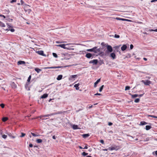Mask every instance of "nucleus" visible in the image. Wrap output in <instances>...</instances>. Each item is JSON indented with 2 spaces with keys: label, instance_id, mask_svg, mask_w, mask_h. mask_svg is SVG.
Listing matches in <instances>:
<instances>
[{
  "label": "nucleus",
  "instance_id": "a19ab883",
  "mask_svg": "<svg viewBox=\"0 0 157 157\" xmlns=\"http://www.w3.org/2000/svg\"><path fill=\"white\" fill-rule=\"evenodd\" d=\"M0 106L2 108H3L4 107L5 105L4 104L2 103L0 104Z\"/></svg>",
  "mask_w": 157,
  "mask_h": 157
},
{
  "label": "nucleus",
  "instance_id": "052dcab7",
  "mask_svg": "<svg viewBox=\"0 0 157 157\" xmlns=\"http://www.w3.org/2000/svg\"><path fill=\"white\" fill-rule=\"evenodd\" d=\"M121 46V45H120L119 46H115L114 48H115L116 49H117V48H118L120 47V46Z\"/></svg>",
  "mask_w": 157,
  "mask_h": 157
},
{
  "label": "nucleus",
  "instance_id": "6e6552de",
  "mask_svg": "<svg viewBox=\"0 0 157 157\" xmlns=\"http://www.w3.org/2000/svg\"><path fill=\"white\" fill-rule=\"evenodd\" d=\"M118 148H117V147H109L108 149L109 150L112 151L114 150H118Z\"/></svg>",
  "mask_w": 157,
  "mask_h": 157
},
{
  "label": "nucleus",
  "instance_id": "4c0bfd02",
  "mask_svg": "<svg viewBox=\"0 0 157 157\" xmlns=\"http://www.w3.org/2000/svg\"><path fill=\"white\" fill-rule=\"evenodd\" d=\"M130 89V86H126L125 88V90H129Z\"/></svg>",
  "mask_w": 157,
  "mask_h": 157
},
{
  "label": "nucleus",
  "instance_id": "f03ea898",
  "mask_svg": "<svg viewBox=\"0 0 157 157\" xmlns=\"http://www.w3.org/2000/svg\"><path fill=\"white\" fill-rule=\"evenodd\" d=\"M69 44H61L57 45V46L61 47V48H63L64 49H67V50H70V48H67V47H65L66 45H69Z\"/></svg>",
  "mask_w": 157,
  "mask_h": 157
},
{
  "label": "nucleus",
  "instance_id": "7c9ffc66",
  "mask_svg": "<svg viewBox=\"0 0 157 157\" xmlns=\"http://www.w3.org/2000/svg\"><path fill=\"white\" fill-rule=\"evenodd\" d=\"M31 78V75H30L28 78L27 82L29 83V82H30V81Z\"/></svg>",
  "mask_w": 157,
  "mask_h": 157
},
{
  "label": "nucleus",
  "instance_id": "5701e85b",
  "mask_svg": "<svg viewBox=\"0 0 157 157\" xmlns=\"http://www.w3.org/2000/svg\"><path fill=\"white\" fill-rule=\"evenodd\" d=\"M83 137L84 138H86L89 136V134H84L82 135Z\"/></svg>",
  "mask_w": 157,
  "mask_h": 157
},
{
  "label": "nucleus",
  "instance_id": "393cba45",
  "mask_svg": "<svg viewBox=\"0 0 157 157\" xmlns=\"http://www.w3.org/2000/svg\"><path fill=\"white\" fill-rule=\"evenodd\" d=\"M8 119V118L7 117H3L2 118V121L3 122H5L7 121Z\"/></svg>",
  "mask_w": 157,
  "mask_h": 157
},
{
  "label": "nucleus",
  "instance_id": "2eb2a0df",
  "mask_svg": "<svg viewBox=\"0 0 157 157\" xmlns=\"http://www.w3.org/2000/svg\"><path fill=\"white\" fill-rule=\"evenodd\" d=\"M100 78L98 79L97 81L94 83V87H96L97 86L96 85L100 81Z\"/></svg>",
  "mask_w": 157,
  "mask_h": 157
},
{
  "label": "nucleus",
  "instance_id": "e433bc0d",
  "mask_svg": "<svg viewBox=\"0 0 157 157\" xmlns=\"http://www.w3.org/2000/svg\"><path fill=\"white\" fill-rule=\"evenodd\" d=\"M25 136V134L24 133L22 132L21 133V135L20 136V137H24Z\"/></svg>",
  "mask_w": 157,
  "mask_h": 157
},
{
  "label": "nucleus",
  "instance_id": "f257e3e1",
  "mask_svg": "<svg viewBox=\"0 0 157 157\" xmlns=\"http://www.w3.org/2000/svg\"><path fill=\"white\" fill-rule=\"evenodd\" d=\"M86 51L90 52H93L95 53H99L100 54H101L102 52H101L100 48H97V47H95L91 49H88Z\"/></svg>",
  "mask_w": 157,
  "mask_h": 157
},
{
  "label": "nucleus",
  "instance_id": "c9c22d12",
  "mask_svg": "<svg viewBox=\"0 0 157 157\" xmlns=\"http://www.w3.org/2000/svg\"><path fill=\"white\" fill-rule=\"evenodd\" d=\"M148 117H152L157 118V116H154V115H148Z\"/></svg>",
  "mask_w": 157,
  "mask_h": 157
},
{
  "label": "nucleus",
  "instance_id": "9d476101",
  "mask_svg": "<svg viewBox=\"0 0 157 157\" xmlns=\"http://www.w3.org/2000/svg\"><path fill=\"white\" fill-rule=\"evenodd\" d=\"M6 133L11 138H12L13 139H14L15 138V137L13 136L12 134L11 133L7 132Z\"/></svg>",
  "mask_w": 157,
  "mask_h": 157
},
{
  "label": "nucleus",
  "instance_id": "1a4fd4ad",
  "mask_svg": "<svg viewBox=\"0 0 157 157\" xmlns=\"http://www.w3.org/2000/svg\"><path fill=\"white\" fill-rule=\"evenodd\" d=\"M85 56L87 58L90 59L92 56V55L90 53H88L86 54Z\"/></svg>",
  "mask_w": 157,
  "mask_h": 157
},
{
  "label": "nucleus",
  "instance_id": "473e14b6",
  "mask_svg": "<svg viewBox=\"0 0 157 157\" xmlns=\"http://www.w3.org/2000/svg\"><path fill=\"white\" fill-rule=\"evenodd\" d=\"M140 99L139 98H136L134 102L136 103H138L140 101Z\"/></svg>",
  "mask_w": 157,
  "mask_h": 157
},
{
  "label": "nucleus",
  "instance_id": "bb28decb",
  "mask_svg": "<svg viewBox=\"0 0 157 157\" xmlns=\"http://www.w3.org/2000/svg\"><path fill=\"white\" fill-rule=\"evenodd\" d=\"M116 19L117 20H122V21L126 20L125 19H123V18H120L119 17H116Z\"/></svg>",
  "mask_w": 157,
  "mask_h": 157
},
{
  "label": "nucleus",
  "instance_id": "a18cd8bd",
  "mask_svg": "<svg viewBox=\"0 0 157 157\" xmlns=\"http://www.w3.org/2000/svg\"><path fill=\"white\" fill-rule=\"evenodd\" d=\"M42 69H50V67H43Z\"/></svg>",
  "mask_w": 157,
  "mask_h": 157
},
{
  "label": "nucleus",
  "instance_id": "a211bd4d",
  "mask_svg": "<svg viewBox=\"0 0 157 157\" xmlns=\"http://www.w3.org/2000/svg\"><path fill=\"white\" fill-rule=\"evenodd\" d=\"M129 95H131L132 98H135L138 97V95L137 94H129Z\"/></svg>",
  "mask_w": 157,
  "mask_h": 157
},
{
  "label": "nucleus",
  "instance_id": "58836bf2",
  "mask_svg": "<svg viewBox=\"0 0 157 157\" xmlns=\"http://www.w3.org/2000/svg\"><path fill=\"white\" fill-rule=\"evenodd\" d=\"M28 6H29L28 5H25V8L24 9L25 10V11H27V10L26 9V8L27 9H28L27 7Z\"/></svg>",
  "mask_w": 157,
  "mask_h": 157
},
{
  "label": "nucleus",
  "instance_id": "0eeeda50",
  "mask_svg": "<svg viewBox=\"0 0 157 157\" xmlns=\"http://www.w3.org/2000/svg\"><path fill=\"white\" fill-rule=\"evenodd\" d=\"M63 112H62V111H59L56 113H51V114H48V117L54 115L62 114L63 113Z\"/></svg>",
  "mask_w": 157,
  "mask_h": 157
},
{
  "label": "nucleus",
  "instance_id": "49530a36",
  "mask_svg": "<svg viewBox=\"0 0 157 157\" xmlns=\"http://www.w3.org/2000/svg\"><path fill=\"white\" fill-rule=\"evenodd\" d=\"M77 75H72L71 76V77L72 78H76V77H77Z\"/></svg>",
  "mask_w": 157,
  "mask_h": 157
},
{
  "label": "nucleus",
  "instance_id": "b1692460",
  "mask_svg": "<svg viewBox=\"0 0 157 157\" xmlns=\"http://www.w3.org/2000/svg\"><path fill=\"white\" fill-rule=\"evenodd\" d=\"M42 141V140L41 139H37L36 140V142L38 143H41Z\"/></svg>",
  "mask_w": 157,
  "mask_h": 157
},
{
  "label": "nucleus",
  "instance_id": "37998d69",
  "mask_svg": "<svg viewBox=\"0 0 157 157\" xmlns=\"http://www.w3.org/2000/svg\"><path fill=\"white\" fill-rule=\"evenodd\" d=\"M114 37L116 38H119L120 37V36L119 35L116 34L114 35Z\"/></svg>",
  "mask_w": 157,
  "mask_h": 157
},
{
  "label": "nucleus",
  "instance_id": "13d9d810",
  "mask_svg": "<svg viewBox=\"0 0 157 157\" xmlns=\"http://www.w3.org/2000/svg\"><path fill=\"white\" fill-rule=\"evenodd\" d=\"M64 42H60L59 41H56V43H64Z\"/></svg>",
  "mask_w": 157,
  "mask_h": 157
},
{
  "label": "nucleus",
  "instance_id": "5fc2aeb1",
  "mask_svg": "<svg viewBox=\"0 0 157 157\" xmlns=\"http://www.w3.org/2000/svg\"><path fill=\"white\" fill-rule=\"evenodd\" d=\"M29 146L30 147H33V145L32 144H29Z\"/></svg>",
  "mask_w": 157,
  "mask_h": 157
},
{
  "label": "nucleus",
  "instance_id": "dca6fc26",
  "mask_svg": "<svg viewBox=\"0 0 157 157\" xmlns=\"http://www.w3.org/2000/svg\"><path fill=\"white\" fill-rule=\"evenodd\" d=\"M48 96V95L47 94H43L41 97L40 98H45Z\"/></svg>",
  "mask_w": 157,
  "mask_h": 157
},
{
  "label": "nucleus",
  "instance_id": "774afa93",
  "mask_svg": "<svg viewBox=\"0 0 157 157\" xmlns=\"http://www.w3.org/2000/svg\"><path fill=\"white\" fill-rule=\"evenodd\" d=\"M143 59L145 61H147V59L146 58H144Z\"/></svg>",
  "mask_w": 157,
  "mask_h": 157
},
{
  "label": "nucleus",
  "instance_id": "603ef678",
  "mask_svg": "<svg viewBox=\"0 0 157 157\" xmlns=\"http://www.w3.org/2000/svg\"><path fill=\"white\" fill-rule=\"evenodd\" d=\"M101 94L100 93H97L94 94V95H101Z\"/></svg>",
  "mask_w": 157,
  "mask_h": 157
},
{
  "label": "nucleus",
  "instance_id": "f3484780",
  "mask_svg": "<svg viewBox=\"0 0 157 157\" xmlns=\"http://www.w3.org/2000/svg\"><path fill=\"white\" fill-rule=\"evenodd\" d=\"M62 77L63 75H59L57 78L56 79L58 80H60L62 79Z\"/></svg>",
  "mask_w": 157,
  "mask_h": 157
},
{
  "label": "nucleus",
  "instance_id": "4468645a",
  "mask_svg": "<svg viewBox=\"0 0 157 157\" xmlns=\"http://www.w3.org/2000/svg\"><path fill=\"white\" fill-rule=\"evenodd\" d=\"M18 65L24 64H25V62L24 61H20L17 62Z\"/></svg>",
  "mask_w": 157,
  "mask_h": 157
},
{
  "label": "nucleus",
  "instance_id": "3c124183",
  "mask_svg": "<svg viewBox=\"0 0 157 157\" xmlns=\"http://www.w3.org/2000/svg\"><path fill=\"white\" fill-rule=\"evenodd\" d=\"M133 48V46L132 44H131L130 45V48L131 49H132Z\"/></svg>",
  "mask_w": 157,
  "mask_h": 157
},
{
  "label": "nucleus",
  "instance_id": "aec40b11",
  "mask_svg": "<svg viewBox=\"0 0 157 157\" xmlns=\"http://www.w3.org/2000/svg\"><path fill=\"white\" fill-rule=\"evenodd\" d=\"M151 128L152 127L151 125H146L145 129L147 130H148Z\"/></svg>",
  "mask_w": 157,
  "mask_h": 157
},
{
  "label": "nucleus",
  "instance_id": "bf43d9fd",
  "mask_svg": "<svg viewBox=\"0 0 157 157\" xmlns=\"http://www.w3.org/2000/svg\"><path fill=\"white\" fill-rule=\"evenodd\" d=\"M0 17H2L4 18H6L5 16L4 15H0Z\"/></svg>",
  "mask_w": 157,
  "mask_h": 157
},
{
  "label": "nucleus",
  "instance_id": "0e129e2a",
  "mask_svg": "<svg viewBox=\"0 0 157 157\" xmlns=\"http://www.w3.org/2000/svg\"><path fill=\"white\" fill-rule=\"evenodd\" d=\"M157 1V0H152L151 1V2H154Z\"/></svg>",
  "mask_w": 157,
  "mask_h": 157
},
{
  "label": "nucleus",
  "instance_id": "412c9836",
  "mask_svg": "<svg viewBox=\"0 0 157 157\" xmlns=\"http://www.w3.org/2000/svg\"><path fill=\"white\" fill-rule=\"evenodd\" d=\"M147 124V123L146 122L144 121H142L140 122V125H143L146 124Z\"/></svg>",
  "mask_w": 157,
  "mask_h": 157
},
{
  "label": "nucleus",
  "instance_id": "69168bd1",
  "mask_svg": "<svg viewBox=\"0 0 157 157\" xmlns=\"http://www.w3.org/2000/svg\"><path fill=\"white\" fill-rule=\"evenodd\" d=\"M52 138L54 139H56V137L55 136H52Z\"/></svg>",
  "mask_w": 157,
  "mask_h": 157
},
{
  "label": "nucleus",
  "instance_id": "c03bdc74",
  "mask_svg": "<svg viewBox=\"0 0 157 157\" xmlns=\"http://www.w3.org/2000/svg\"><path fill=\"white\" fill-rule=\"evenodd\" d=\"M29 83L28 82H26L25 85V87L27 88V87L28 86V85H29Z\"/></svg>",
  "mask_w": 157,
  "mask_h": 157
},
{
  "label": "nucleus",
  "instance_id": "2f4dec72",
  "mask_svg": "<svg viewBox=\"0 0 157 157\" xmlns=\"http://www.w3.org/2000/svg\"><path fill=\"white\" fill-rule=\"evenodd\" d=\"M104 85H102L100 88L99 89V91L100 92H101L102 91V90L103 89V88L104 87Z\"/></svg>",
  "mask_w": 157,
  "mask_h": 157
},
{
  "label": "nucleus",
  "instance_id": "f8f14e48",
  "mask_svg": "<svg viewBox=\"0 0 157 157\" xmlns=\"http://www.w3.org/2000/svg\"><path fill=\"white\" fill-rule=\"evenodd\" d=\"M11 86L13 88H15L17 87L16 85L14 82H12L11 84Z\"/></svg>",
  "mask_w": 157,
  "mask_h": 157
},
{
  "label": "nucleus",
  "instance_id": "423d86ee",
  "mask_svg": "<svg viewBox=\"0 0 157 157\" xmlns=\"http://www.w3.org/2000/svg\"><path fill=\"white\" fill-rule=\"evenodd\" d=\"M36 53H38V54L43 56H46V55L44 54L43 51L40 50L36 51Z\"/></svg>",
  "mask_w": 157,
  "mask_h": 157
},
{
  "label": "nucleus",
  "instance_id": "20e7f679",
  "mask_svg": "<svg viewBox=\"0 0 157 157\" xmlns=\"http://www.w3.org/2000/svg\"><path fill=\"white\" fill-rule=\"evenodd\" d=\"M98 62V61L97 59H95L93 60H90L89 61V63H93L94 65H96Z\"/></svg>",
  "mask_w": 157,
  "mask_h": 157
},
{
  "label": "nucleus",
  "instance_id": "680f3d73",
  "mask_svg": "<svg viewBox=\"0 0 157 157\" xmlns=\"http://www.w3.org/2000/svg\"><path fill=\"white\" fill-rule=\"evenodd\" d=\"M87 145H86V146H85L84 148H83V149H87L88 147H87Z\"/></svg>",
  "mask_w": 157,
  "mask_h": 157
},
{
  "label": "nucleus",
  "instance_id": "c85d7f7f",
  "mask_svg": "<svg viewBox=\"0 0 157 157\" xmlns=\"http://www.w3.org/2000/svg\"><path fill=\"white\" fill-rule=\"evenodd\" d=\"M62 67L58 66V67H50V69H54L57 68H60Z\"/></svg>",
  "mask_w": 157,
  "mask_h": 157
},
{
  "label": "nucleus",
  "instance_id": "a878e982",
  "mask_svg": "<svg viewBox=\"0 0 157 157\" xmlns=\"http://www.w3.org/2000/svg\"><path fill=\"white\" fill-rule=\"evenodd\" d=\"M72 128L74 129H76L78 128V126L76 125H74L73 126Z\"/></svg>",
  "mask_w": 157,
  "mask_h": 157
},
{
  "label": "nucleus",
  "instance_id": "ea45409f",
  "mask_svg": "<svg viewBox=\"0 0 157 157\" xmlns=\"http://www.w3.org/2000/svg\"><path fill=\"white\" fill-rule=\"evenodd\" d=\"M48 117V114H47V115H45L44 116H39V117L41 118L42 117Z\"/></svg>",
  "mask_w": 157,
  "mask_h": 157
},
{
  "label": "nucleus",
  "instance_id": "f704fd0d",
  "mask_svg": "<svg viewBox=\"0 0 157 157\" xmlns=\"http://www.w3.org/2000/svg\"><path fill=\"white\" fill-rule=\"evenodd\" d=\"M88 154V153H86L85 152H83L82 153V155L83 156H86V155H87Z\"/></svg>",
  "mask_w": 157,
  "mask_h": 157
},
{
  "label": "nucleus",
  "instance_id": "79ce46f5",
  "mask_svg": "<svg viewBox=\"0 0 157 157\" xmlns=\"http://www.w3.org/2000/svg\"><path fill=\"white\" fill-rule=\"evenodd\" d=\"M2 137L4 139H6L7 137V136L5 135H3L2 136Z\"/></svg>",
  "mask_w": 157,
  "mask_h": 157
},
{
  "label": "nucleus",
  "instance_id": "e2e57ef3",
  "mask_svg": "<svg viewBox=\"0 0 157 157\" xmlns=\"http://www.w3.org/2000/svg\"><path fill=\"white\" fill-rule=\"evenodd\" d=\"M21 5H23L24 3V2L23 1V0H21Z\"/></svg>",
  "mask_w": 157,
  "mask_h": 157
},
{
  "label": "nucleus",
  "instance_id": "6e6d98bb",
  "mask_svg": "<svg viewBox=\"0 0 157 157\" xmlns=\"http://www.w3.org/2000/svg\"><path fill=\"white\" fill-rule=\"evenodd\" d=\"M108 124L109 126H111V125H112L113 123L111 122H109Z\"/></svg>",
  "mask_w": 157,
  "mask_h": 157
},
{
  "label": "nucleus",
  "instance_id": "4be33fe9",
  "mask_svg": "<svg viewBox=\"0 0 157 157\" xmlns=\"http://www.w3.org/2000/svg\"><path fill=\"white\" fill-rule=\"evenodd\" d=\"M79 86V84H75L74 85V86L75 87L76 89V90H78L79 89V88L78 87Z\"/></svg>",
  "mask_w": 157,
  "mask_h": 157
},
{
  "label": "nucleus",
  "instance_id": "72a5a7b5",
  "mask_svg": "<svg viewBox=\"0 0 157 157\" xmlns=\"http://www.w3.org/2000/svg\"><path fill=\"white\" fill-rule=\"evenodd\" d=\"M52 55L55 58H57L58 56L56 53H53Z\"/></svg>",
  "mask_w": 157,
  "mask_h": 157
},
{
  "label": "nucleus",
  "instance_id": "6ab92c4d",
  "mask_svg": "<svg viewBox=\"0 0 157 157\" xmlns=\"http://www.w3.org/2000/svg\"><path fill=\"white\" fill-rule=\"evenodd\" d=\"M34 70L35 71H36L37 73H39L41 71V69H40L37 67L35 68Z\"/></svg>",
  "mask_w": 157,
  "mask_h": 157
},
{
  "label": "nucleus",
  "instance_id": "cd10ccee",
  "mask_svg": "<svg viewBox=\"0 0 157 157\" xmlns=\"http://www.w3.org/2000/svg\"><path fill=\"white\" fill-rule=\"evenodd\" d=\"M0 26L2 27H5V25L4 23L0 21Z\"/></svg>",
  "mask_w": 157,
  "mask_h": 157
},
{
  "label": "nucleus",
  "instance_id": "8fccbe9b",
  "mask_svg": "<svg viewBox=\"0 0 157 157\" xmlns=\"http://www.w3.org/2000/svg\"><path fill=\"white\" fill-rule=\"evenodd\" d=\"M154 153H155V155L157 156V150L156 151H155L153 152V154L154 155Z\"/></svg>",
  "mask_w": 157,
  "mask_h": 157
},
{
  "label": "nucleus",
  "instance_id": "ddd939ff",
  "mask_svg": "<svg viewBox=\"0 0 157 157\" xmlns=\"http://www.w3.org/2000/svg\"><path fill=\"white\" fill-rule=\"evenodd\" d=\"M110 57L113 59H115L116 58V55L114 53H112L110 55Z\"/></svg>",
  "mask_w": 157,
  "mask_h": 157
},
{
  "label": "nucleus",
  "instance_id": "864d4df0",
  "mask_svg": "<svg viewBox=\"0 0 157 157\" xmlns=\"http://www.w3.org/2000/svg\"><path fill=\"white\" fill-rule=\"evenodd\" d=\"M10 30L12 32H13L15 31V30L13 29H11Z\"/></svg>",
  "mask_w": 157,
  "mask_h": 157
},
{
  "label": "nucleus",
  "instance_id": "39448f33",
  "mask_svg": "<svg viewBox=\"0 0 157 157\" xmlns=\"http://www.w3.org/2000/svg\"><path fill=\"white\" fill-rule=\"evenodd\" d=\"M106 47L108 52H111L113 51V48L110 45H108L106 46Z\"/></svg>",
  "mask_w": 157,
  "mask_h": 157
},
{
  "label": "nucleus",
  "instance_id": "de8ad7c7",
  "mask_svg": "<svg viewBox=\"0 0 157 157\" xmlns=\"http://www.w3.org/2000/svg\"><path fill=\"white\" fill-rule=\"evenodd\" d=\"M100 142L102 144H104V141L103 140H100Z\"/></svg>",
  "mask_w": 157,
  "mask_h": 157
},
{
  "label": "nucleus",
  "instance_id": "09e8293b",
  "mask_svg": "<svg viewBox=\"0 0 157 157\" xmlns=\"http://www.w3.org/2000/svg\"><path fill=\"white\" fill-rule=\"evenodd\" d=\"M17 1V0H12L11 1H10V3H13V2H16Z\"/></svg>",
  "mask_w": 157,
  "mask_h": 157
},
{
  "label": "nucleus",
  "instance_id": "338daca9",
  "mask_svg": "<svg viewBox=\"0 0 157 157\" xmlns=\"http://www.w3.org/2000/svg\"><path fill=\"white\" fill-rule=\"evenodd\" d=\"M78 147H79L80 149H83V147H82L81 146H79Z\"/></svg>",
  "mask_w": 157,
  "mask_h": 157
},
{
  "label": "nucleus",
  "instance_id": "9b49d317",
  "mask_svg": "<svg viewBox=\"0 0 157 157\" xmlns=\"http://www.w3.org/2000/svg\"><path fill=\"white\" fill-rule=\"evenodd\" d=\"M127 48V46L125 44H124L121 47V50L122 51H124L126 50V49Z\"/></svg>",
  "mask_w": 157,
  "mask_h": 157
},
{
  "label": "nucleus",
  "instance_id": "7ed1b4c3",
  "mask_svg": "<svg viewBox=\"0 0 157 157\" xmlns=\"http://www.w3.org/2000/svg\"><path fill=\"white\" fill-rule=\"evenodd\" d=\"M141 82L144 83L146 85H149L151 83V81L148 80H142Z\"/></svg>",
  "mask_w": 157,
  "mask_h": 157
},
{
  "label": "nucleus",
  "instance_id": "4d7b16f0",
  "mask_svg": "<svg viewBox=\"0 0 157 157\" xmlns=\"http://www.w3.org/2000/svg\"><path fill=\"white\" fill-rule=\"evenodd\" d=\"M144 93L142 94H140L139 95H138V96H139V97H142L143 96V95H144Z\"/></svg>",
  "mask_w": 157,
  "mask_h": 157
},
{
  "label": "nucleus",
  "instance_id": "c756f323",
  "mask_svg": "<svg viewBox=\"0 0 157 157\" xmlns=\"http://www.w3.org/2000/svg\"><path fill=\"white\" fill-rule=\"evenodd\" d=\"M31 134L33 136H34V137H36V136H40V135L38 134V135H37V134H35V133H33V132H31Z\"/></svg>",
  "mask_w": 157,
  "mask_h": 157
}]
</instances>
